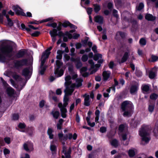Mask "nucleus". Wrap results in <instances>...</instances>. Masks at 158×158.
<instances>
[{
  "label": "nucleus",
  "mask_w": 158,
  "mask_h": 158,
  "mask_svg": "<svg viewBox=\"0 0 158 158\" xmlns=\"http://www.w3.org/2000/svg\"><path fill=\"white\" fill-rule=\"evenodd\" d=\"M103 6L105 7L107 6V8L109 10H112V9L113 7V3L111 2H108L107 4L106 3H105L103 4ZM113 10H115L114 9H113Z\"/></svg>",
  "instance_id": "nucleus-26"
},
{
  "label": "nucleus",
  "mask_w": 158,
  "mask_h": 158,
  "mask_svg": "<svg viewBox=\"0 0 158 158\" xmlns=\"http://www.w3.org/2000/svg\"><path fill=\"white\" fill-rule=\"evenodd\" d=\"M0 62H4L11 59L14 52L12 46L9 43L4 42L0 47Z\"/></svg>",
  "instance_id": "nucleus-2"
},
{
  "label": "nucleus",
  "mask_w": 158,
  "mask_h": 158,
  "mask_svg": "<svg viewBox=\"0 0 158 158\" xmlns=\"http://www.w3.org/2000/svg\"><path fill=\"white\" fill-rule=\"evenodd\" d=\"M139 43L141 45L144 46L146 44V41L145 39L143 38H141L139 40Z\"/></svg>",
  "instance_id": "nucleus-38"
},
{
  "label": "nucleus",
  "mask_w": 158,
  "mask_h": 158,
  "mask_svg": "<svg viewBox=\"0 0 158 158\" xmlns=\"http://www.w3.org/2000/svg\"><path fill=\"white\" fill-rule=\"evenodd\" d=\"M154 109V106L153 105H150L149 106L148 110L149 111L152 112L153 111Z\"/></svg>",
  "instance_id": "nucleus-52"
},
{
  "label": "nucleus",
  "mask_w": 158,
  "mask_h": 158,
  "mask_svg": "<svg viewBox=\"0 0 158 158\" xmlns=\"http://www.w3.org/2000/svg\"><path fill=\"white\" fill-rule=\"evenodd\" d=\"M5 142L9 144L10 143V138L9 137H5L4 139Z\"/></svg>",
  "instance_id": "nucleus-54"
},
{
  "label": "nucleus",
  "mask_w": 158,
  "mask_h": 158,
  "mask_svg": "<svg viewBox=\"0 0 158 158\" xmlns=\"http://www.w3.org/2000/svg\"><path fill=\"white\" fill-rule=\"evenodd\" d=\"M157 69L154 67L149 72V77L151 79H154L157 75Z\"/></svg>",
  "instance_id": "nucleus-13"
},
{
  "label": "nucleus",
  "mask_w": 158,
  "mask_h": 158,
  "mask_svg": "<svg viewBox=\"0 0 158 158\" xmlns=\"http://www.w3.org/2000/svg\"><path fill=\"white\" fill-rule=\"evenodd\" d=\"M12 9L13 10H23L18 5H13L12 6Z\"/></svg>",
  "instance_id": "nucleus-43"
},
{
  "label": "nucleus",
  "mask_w": 158,
  "mask_h": 158,
  "mask_svg": "<svg viewBox=\"0 0 158 158\" xmlns=\"http://www.w3.org/2000/svg\"><path fill=\"white\" fill-rule=\"evenodd\" d=\"M56 64L57 68L54 72V73L57 75V77H60L62 76L64 73V71L63 69H60L59 70V69L62 65L63 63L60 60H57L56 61Z\"/></svg>",
  "instance_id": "nucleus-7"
},
{
  "label": "nucleus",
  "mask_w": 158,
  "mask_h": 158,
  "mask_svg": "<svg viewBox=\"0 0 158 158\" xmlns=\"http://www.w3.org/2000/svg\"><path fill=\"white\" fill-rule=\"evenodd\" d=\"M58 136L59 139L61 141L62 140L66 141L68 139L70 140L72 138L74 140H76L77 138V135L76 133H75L73 134V135L71 133L65 134L64 135L63 133L61 132L58 134Z\"/></svg>",
  "instance_id": "nucleus-6"
},
{
  "label": "nucleus",
  "mask_w": 158,
  "mask_h": 158,
  "mask_svg": "<svg viewBox=\"0 0 158 158\" xmlns=\"http://www.w3.org/2000/svg\"><path fill=\"white\" fill-rule=\"evenodd\" d=\"M80 35L78 34L74 33L73 35V38L74 39H77L80 36Z\"/></svg>",
  "instance_id": "nucleus-59"
},
{
  "label": "nucleus",
  "mask_w": 158,
  "mask_h": 158,
  "mask_svg": "<svg viewBox=\"0 0 158 158\" xmlns=\"http://www.w3.org/2000/svg\"><path fill=\"white\" fill-rule=\"evenodd\" d=\"M145 19L148 21H154L155 19L156 18L155 17L150 14H147L145 16Z\"/></svg>",
  "instance_id": "nucleus-30"
},
{
  "label": "nucleus",
  "mask_w": 158,
  "mask_h": 158,
  "mask_svg": "<svg viewBox=\"0 0 158 158\" xmlns=\"http://www.w3.org/2000/svg\"><path fill=\"white\" fill-rule=\"evenodd\" d=\"M50 149L52 151L53 155L56 154L57 151V148L56 146L55 145H50Z\"/></svg>",
  "instance_id": "nucleus-32"
},
{
  "label": "nucleus",
  "mask_w": 158,
  "mask_h": 158,
  "mask_svg": "<svg viewBox=\"0 0 158 158\" xmlns=\"http://www.w3.org/2000/svg\"><path fill=\"white\" fill-rule=\"evenodd\" d=\"M49 33L51 36H56L58 35H59V36H61L63 35V33L61 31L59 32L58 34L57 30L55 29H53L52 31H50Z\"/></svg>",
  "instance_id": "nucleus-21"
},
{
  "label": "nucleus",
  "mask_w": 158,
  "mask_h": 158,
  "mask_svg": "<svg viewBox=\"0 0 158 158\" xmlns=\"http://www.w3.org/2000/svg\"><path fill=\"white\" fill-rule=\"evenodd\" d=\"M34 131V128L33 127H28L26 131H27L28 134L30 135H31L33 133V131Z\"/></svg>",
  "instance_id": "nucleus-35"
},
{
  "label": "nucleus",
  "mask_w": 158,
  "mask_h": 158,
  "mask_svg": "<svg viewBox=\"0 0 158 158\" xmlns=\"http://www.w3.org/2000/svg\"><path fill=\"white\" fill-rule=\"evenodd\" d=\"M71 79V77L70 75L66 76L65 78V82L64 85L66 88L64 91L65 95L64 97V103L63 104V105L64 106H66L68 104V102L69 101V98L68 96L71 95L74 91V89H73V88H70L69 87V85H70L72 83Z\"/></svg>",
  "instance_id": "nucleus-3"
},
{
  "label": "nucleus",
  "mask_w": 158,
  "mask_h": 158,
  "mask_svg": "<svg viewBox=\"0 0 158 158\" xmlns=\"http://www.w3.org/2000/svg\"><path fill=\"white\" fill-rule=\"evenodd\" d=\"M27 60L26 59L16 61L15 63V67L17 69H19L23 66L26 65L27 64Z\"/></svg>",
  "instance_id": "nucleus-9"
},
{
  "label": "nucleus",
  "mask_w": 158,
  "mask_h": 158,
  "mask_svg": "<svg viewBox=\"0 0 158 158\" xmlns=\"http://www.w3.org/2000/svg\"><path fill=\"white\" fill-rule=\"evenodd\" d=\"M158 97V95L155 94H152L150 96V98L152 100H155L157 99Z\"/></svg>",
  "instance_id": "nucleus-42"
},
{
  "label": "nucleus",
  "mask_w": 158,
  "mask_h": 158,
  "mask_svg": "<svg viewBox=\"0 0 158 158\" xmlns=\"http://www.w3.org/2000/svg\"><path fill=\"white\" fill-rule=\"evenodd\" d=\"M58 106L60 108L61 116L63 118H65L66 117V113L67 112V110L66 108V106H64L63 105L62 103L61 102L58 103Z\"/></svg>",
  "instance_id": "nucleus-10"
},
{
  "label": "nucleus",
  "mask_w": 158,
  "mask_h": 158,
  "mask_svg": "<svg viewBox=\"0 0 158 158\" xmlns=\"http://www.w3.org/2000/svg\"><path fill=\"white\" fill-rule=\"evenodd\" d=\"M76 83H73L69 85V87L72 88L74 89V88L77 87L78 88L82 85V82L83 81L82 79L81 78H77L76 79Z\"/></svg>",
  "instance_id": "nucleus-11"
},
{
  "label": "nucleus",
  "mask_w": 158,
  "mask_h": 158,
  "mask_svg": "<svg viewBox=\"0 0 158 158\" xmlns=\"http://www.w3.org/2000/svg\"><path fill=\"white\" fill-rule=\"evenodd\" d=\"M6 91L7 94L9 96H11L14 94V89L10 87H7Z\"/></svg>",
  "instance_id": "nucleus-23"
},
{
  "label": "nucleus",
  "mask_w": 158,
  "mask_h": 158,
  "mask_svg": "<svg viewBox=\"0 0 158 158\" xmlns=\"http://www.w3.org/2000/svg\"><path fill=\"white\" fill-rule=\"evenodd\" d=\"M122 111L124 112L123 115L124 117H130L133 113L134 106L132 103L129 101H125L121 105Z\"/></svg>",
  "instance_id": "nucleus-4"
},
{
  "label": "nucleus",
  "mask_w": 158,
  "mask_h": 158,
  "mask_svg": "<svg viewBox=\"0 0 158 158\" xmlns=\"http://www.w3.org/2000/svg\"><path fill=\"white\" fill-rule=\"evenodd\" d=\"M129 54L128 52H125L120 63H123L126 62L129 57Z\"/></svg>",
  "instance_id": "nucleus-24"
},
{
  "label": "nucleus",
  "mask_w": 158,
  "mask_h": 158,
  "mask_svg": "<svg viewBox=\"0 0 158 158\" xmlns=\"http://www.w3.org/2000/svg\"><path fill=\"white\" fill-rule=\"evenodd\" d=\"M82 47V44L81 43H78L76 44V48L77 49H79Z\"/></svg>",
  "instance_id": "nucleus-61"
},
{
  "label": "nucleus",
  "mask_w": 158,
  "mask_h": 158,
  "mask_svg": "<svg viewBox=\"0 0 158 158\" xmlns=\"http://www.w3.org/2000/svg\"><path fill=\"white\" fill-rule=\"evenodd\" d=\"M142 90L145 92H147L149 90V87L148 85H146L142 87Z\"/></svg>",
  "instance_id": "nucleus-46"
},
{
  "label": "nucleus",
  "mask_w": 158,
  "mask_h": 158,
  "mask_svg": "<svg viewBox=\"0 0 158 158\" xmlns=\"http://www.w3.org/2000/svg\"><path fill=\"white\" fill-rule=\"evenodd\" d=\"M4 154V155L9 154L10 153V151L7 148H5L3 150Z\"/></svg>",
  "instance_id": "nucleus-58"
},
{
  "label": "nucleus",
  "mask_w": 158,
  "mask_h": 158,
  "mask_svg": "<svg viewBox=\"0 0 158 158\" xmlns=\"http://www.w3.org/2000/svg\"><path fill=\"white\" fill-rule=\"evenodd\" d=\"M128 154L130 157H133L135 155L134 151L132 150H129L128 151Z\"/></svg>",
  "instance_id": "nucleus-44"
},
{
  "label": "nucleus",
  "mask_w": 158,
  "mask_h": 158,
  "mask_svg": "<svg viewBox=\"0 0 158 158\" xmlns=\"http://www.w3.org/2000/svg\"><path fill=\"white\" fill-rule=\"evenodd\" d=\"M74 62L75 64L77 69H80L82 66V64L79 59H73L72 60Z\"/></svg>",
  "instance_id": "nucleus-19"
},
{
  "label": "nucleus",
  "mask_w": 158,
  "mask_h": 158,
  "mask_svg": "<svg viewBox=\"0 0 158 158\" xmlns=\"http://www.w3.org/2000/svg\"><path fill=\"white\" fill-rule=\"evenodd\" d=\"M94 10H100L101 7L98 4H94Z\"/></svg>",
  "instance_id": "nucleus-51"
},
{
  "label": "nucleus",
  "mask_w": 158,
  "mask_h": 158,
  "mask_svg": "<svg viewBox=\"0 0 158 158\" xmlns=\"http://www.w3.org/2000/svg\"><path fill=\"white\" fill-rule=\"evenodd\" d=\"M139 88V85L136 84L132 85L130 89V92L131 94H135L138 90Z\"/></svg>",
  "instance_id": "nucleus-18"
},
{
  "label": "nucleus",
  "mask_w": 158,
  "mask_h": 158,
  "mask_svg": "<svg viewBox=\"0 0 158 158\" xmlns=\"http://www.w3.org/2000/svg\"><path fill=\"white\" fill-rule=\"evenodd\" d=\"M115 3L117 6H122V3L121 0H117Z\"/></svg>",
  "instance_id": "nucleus-39"
},
{
  "label": "nucleus",
  "mask_w": 158,
  "mask_h": 158,
  "mask_svg": "<svg viewBox=\"0 0 158 158\" xmlns=\"http://www.w3.org/2000/svg\"><path fill=\"white\" fill-rule=\"evenodd\" d=\"M117 35H120L121 37L122 38H125L126 34V33L121 31H118L117 32Z\"/></svg>",
  "instance_id": "nucleus-41"
},
{
  "label": "nucleus",
  "mask_w": 158,
  "mask_h": 158,
  "mask_svg": "<svg viewBox=\"0 0 158 158\" xmlns=\"http://www.w3.org/2000/svg\"><path fill=\"white\" fill-rule=\"evenodd\" d=\"M62 25L64 27H66L68 26H69L71 28L77 29V27L75 25L71 24L68 21H65L62 24Z\"/></svg>",
  "instance_id": "nucleus-20"
},
{
  "label": "nucleus",
  "mask_w": 158,
  "mask_h": 158,
  "mask_svg": "<svg viewBox=\"0 0 158 158\" xmlns=\"http://www.w3.org/2000/svg\"><path fill=\"white\" fill-rule=\"evenodd\" d=\"M46 68V66H40V70H39V73L42 75L44 74V72L45 71Z\"/></svg>",
  "instance_id": "nucleus-33"
},
{
  "label": "nucleus",
  "mask_w": 158,
  "mask_h": 158,
  "mask_svg": "<svg viewBox=\"0 0 158 158\" xmlns=\"http://www.w3.org/2000/svg\"><path fill=\"white\" fill-rule=\"evenodd\" d=\"M7 10H3L2 13H0V23H3V16L6 17V15H8L6 14V11Z\"/></svg>",
  "instance_id": "nucleus-28"
},
{
  "label": "nucleus",
  "mask_w": 158,
  "mask_h": 158,
  "mask_svg": "<svg viewBox=\"0 0 158 158\" xmlns=\"http://www.w3.org/2000/svg\"><path fill=\"white\" fill-rule=\"evenodd\" d=\"M111 144L112 146L116 147L118 145V142L117 139H114L112 141Z\"/></svg>",
  "instance_id": "nucleus-36"
},
{
  "label": "nucleus",
  "mask_w": 158,
  "mask_h": 158,
  "mask_svg": "<svg viewBox=\"0 0 158 158\" xmlns=\"http://www.w3.org/2000/svg\"><path fill=\"white\" fill-rule=\"evenodd\" d=\"M87 69V68L86 67H83L80 69V72L81 73H82L86 71Z\"/></svg>",
  "instance_id": "nucleus-60"
},
{
  "label": "nucleus",
  "mask_w": 158,
  "mask_h": 158,
  "mask_svg": "<svg viewBox=\"0 0 158 158\" xmlns=\"http://www.w3.org/2000/svg\"><path fill=\"white\" fill-rule=\"evenodd\" d=\"M16 14L19 15L24 16H28L31 17L32 16L30 12H27L26 14L23 11V10H15Z\"/></svg>",
  "instance_id": "nucleus-15"
},
{
  "label": "nucleus",
  "mask_w": 158,
  "mask_h": 158,
  "mask_svg": "<svg viewBox=\"0 0 158 158\" xmlns=\"http://www.w3.org/2000/svg\"><path fill=\"white\" fill-rule=\"evenodd\" d=\"M95 20L96 22L99 24H102L103 21V18L101 16L98 15L95 17Z\"/></svg>",
  "instance_id": "nucleus-27"
},
{
  "label": "nucleus",
  "mask_w": 158,
  "mask_h": 158,
  "mask_svg": "<svg viewBox=\"0 0 158 158\" xmlns=\"http://www.w3.org/2000/svg\"><path fill=\"white\" fill-rule=\"evenodd\" d=\"M83 97L84 98V105L85 106H89L90 105L89 95L85 94L83 96Z\"/></svg>",
  "instance_id": "nucleus-17"
},
{
  "label": "nucleus",
  "mask_w": 158,
  "mask_h": 158,
  "mask_svg": "<svg viewBox=\"0 0 158 158\" xmlns=\"http://www.w3.org/2000/svg\"><path fill=\"white\" fill-rule=\"evenodd\" d=\"M102 57V55L101 54H97L95 55L94 57V59L95 61H97L99 60L100 58H101Z\"/></svg>",
  "instance_id": "nucleus-37"
},
{
  "label": "nucleus",
  "mask_w": 158,
  "mask_h": 158,
  "mask_svg": "<svg viewBox=\"0 0 158 158\" xmlns=\"http://www.w3.org/2000/svg\"><path fill=\"white\" fill-rule=\"evenodd\" d=\"M100 131L102 133H104L106 131V128L104 127H101L100 129Z\"/></svg>",
  "instance_id": "nucleus-53"
},
{
  "label": "nucleus",
  "mask_w": 158,
  "mask_h": 158,
  "mask_svg": "<svg viewBox=\"0 0 158 158\" xmlns=\"http://www.w3.org/2000/svg\"><path fill=\"white\" fill-rule=\"evenodd\" d=\"M24 149L27 151H32L33 150V144L32 143L27 142L24 143Z\"/></svg>",
  "instance_id": "nucleus-12"
},
{
  "label": "nucleus",
  "mask_w": 158,
  "mask_h": 158,
  "mask_svg": "<svg viewBox=\"0 0 158 158\" xmlns=\"http://www.w3.org/2000/svg\"><path fill=\"white\" fill-rule=\"evenodd\" d=\"M144 5L143 3L141 2L139 3L137 8L136 10H142L144 7Z\"/></svg>",
  "instance_id": "nucleus-45"
},
{
  "label": "nucleus",
  "mask_w": 158,
  "mask_h": 158,
  "mask_svg": "<svg viewBox=\"0 0 158 158\" xmlns=\"http://www.w3.org/2000/svg\"><path fill=\"white\" fill-rule=\"evenodd\" d=\"M132 24V27H133L136 29L138 26L137 22L136 21L133 20L131 22Z\"/></svg>",
  "instance_id": "nucleus-40"
},
{
  "label": "nucleus",
  "mask_w": 158,
  "mask_h": 158,
  "mask_svg": "<svg viewBox=\"0 0 158 158\" xmlns=\"http://www.w3.org/2000/svg\"><path fill=\"white\" fill-rule=\"evenodd\" d=\"M62 51L60 50H58L57 52V55L56 56V58L57 59L60 60L62 58Z\"/></svg>",
  "instance_id": "nucleus-34"
},
{
  "label": "nucleus",
  "mask_w": 158,
  "mask_h": 158,
  "mask_svg": "<svg viewBox=\"0 0 158 158\" xmlns=\"http://www.w3.org/2000/svg\"><path fill=\"white\" fill-rule=\"evenodd\" d=\"M40 32L38 31H36L31 34V35L33 36H37L39 35Z\"/></svg>",
  "instance_id": "nucleus-57"
},
{
  "label": "nucleus",
  "mask_w": 158,
  "mask_h": 158,
  "mask_svg": "<svg viewBox=\"0 0 158 158\" xmlns=\"http://www.w3.org/2000/svg\"><path fill=\"white\" fill-rule=\"evenodd\" d=\"M26 51L24 49L19 50L16 55L17 58H20L23 57L26 53Z\"/></svg>",
  "instance_id": "nucleus-22"
},
{
  "label": "nucleus",
  "mask_w": 158,
  "mask_h": 158,
  "mask_svg": "<svg viewBox=\"0 0 158 158\" xmlns=\"http://www.w3.org/2000/svg\"><path fill=\"white\" fill-rule=\"evenodd\" d=\"M97 47L96 45H94L92 48V51L94 52V53H96L97 52Z\"/></svg>",
  "instance_id": "nucleus-62"
},
{
  "label": "nucleus",
  "mask_w": 158,
  "mask_h": 158,
  "mask_svg": "<svg viewBox=\"0 0 158 158\" xmlns=\"http://www.w3.org/2000/svg\"><path fill=\"white\" fill-rule=\"evenodd\" d=\"M51 114L52 115L54 118L57 119L58 118L60 113L59 111L52 110V111Z\"/></svg>",
  "instance_id": "nucleus-25"
},
{
  "label": "nucleus",
  "mask_w": 158,
  "mask_h": 158,
  "mask_svg": "<svg viewBox=\"0 0 158 158\" xmlns=\"http://www.w3.org/2000/svg\"><path fill=\"white\" fill-rule=\"evenodd\" d=\"M6 18L7 19V23L6 25L10 27L12 26L13 25V24L14 23V20L12 21L11 19L9 18L8 15H6Z\"/></svg>",
  "instance_id": "nucleus-29"
},
{
  "label": "nucleus",
  "mask_w": 158,
  "mask_h": 158,
  "mask_svg": "<svg viewBox=\"0 0 158 158\" xmlns=\"http://www.w3.org/2000/svg\"><path fill=\"white\" fill-rule=\"evenodd\" d=\"M29 68H26L24 69L22 71V75L24 76L27 81L24 82V80L21 77L16 73L13 74V78L17 81L18 82V84L16 85L15 84L14 81L12 79L10 80V82L12 85L16 88L17 90L20 91L25 86L27 80L31 77V73L30 71Z\"/></svg>",
  "instance_id": "nucleus-1"
},
{
  "label": "nucleus",
  "mask_w": 158,
  "mask_h": 158,
  "mask_svg": "<svg viewBox=\"0 0 158 158\" xmlns=\"http://www.w3.org/2000/svg\"><path fill=\"white\" fill-rule=\"evenodd\" d=\"M44 105V100H42L39 103V106L40 108L43 107Z\"/></svg>",
  "instance_id": "nucleus-63"
},
{
  "label": "nucleus",
  "mask_w": 158,
  "mask_h": 158,
  "mask_svg": "<svg viewBox=\"0 0 158 158\" xmlns=\"http://www.w3.org/2000/svg\"><path fill=\"white\" fill-rule=\"evenodd\" d=\"M61 152L64 154L65 156V158H71L70 154L71 152V149L70 147L67 149L66 146L62 147ZM61 158H65L64 156L62 155Z\"/></svg>",
  "instance_id": "nucleus-8"
},
{
  "label": "nucleus",
  "mask_w": 158,
  "mask_h": 158,
  "mask_svg": "<svg viewBox=\"0 0 158 158\" xmlns=\"http://www.w3.org/2000/svg\"><path fill=\"white\" fill-rule=\"evenodd\" d=\"M149 126L145 125H143L139 131V134L142 137V140L146 143H148L150 139L149 136Z\"/></svg>",
  "instance_id": "nucleus-5"
},
{
  "label": "nucleus",
  "mask_w": 158,
  "mask_h": 158,
  "mask_svg": "<svg viewBox=\"0 0 158 158\" xmlns=\"http://www.w3.org/2000/svg\"><path fill=\"white\" fill-rule=\"evenodd\" d=\"M18 127L20 128L23 129L25 128L26 127V125L24 123H21L19 124Z\"/></svg>",
  "instance_id": "nucleus-55"
},
{
  "label": "nucleus",
  "mask_w": 158,
  "mask_h": 158,
  "mask_svg": "<svg viewBox=\"0 0 158 158\" xmlns=\"http://www.w3.org/2000/svg\"><path fill=\"white\" fill-rule=\"evenodd\" d=\"M53 131L51 128H48L47 131V134L49 135V138L51 139H52L53 138L54 135L52 134Z\"/></svg>",
  "instance_id": "nucleus-31"
},
{
  "label": "nucleus",
  "mask_w": 158,
  "mask_h": 158,
  "mask_svg": "<svg viewBox=\"0 0 158 158\" xmlns=\"http://www.w3.org/2000/svg\"><path fill=\"white\" fill-rule=\"evenodd\" d=\"M88 59V56L86 55H84L81 57L82 60L84 62L86 61Z\"/></svg>",
  "instance_id": "nucleus-47"
},
{
  "label": "nucleus",
  "mask_w": 158,
  "mask_h": 158,
  "mask_svg": "<svg viewBox=\"0 0 158 158\" xmlns=\"http://www.w3.org/2000/svg\"><path fill=\"white\" fill-rule=\"evenodd\" d=\"M110 74L111 73L109 71H103L102 74L103 80L104 81H107L110 77Z\"/></svg>",
  "instance_id": "nucleus-16"
},
{
  "label": "nucleus",
  "mask_w": 158,
  "mask_h": 158,
  "mask_svg": "<svg viewBox=\"0 0 158 158\" xmlns=\"http://www.w3.org/2000/svg\"><path fill=\"white\" fill-rule=\"evenodd\" d=\"M89 63L91 65V69H93L94 67V64L92 60H89L88 61Z\"/></svg>",
  "instance_id": "nucleus-50"
},
{
  "label": "nucleus",
  "mask_w": 158,
  "mask_h": 158,
  "mask_svg": "<svg viewBox=\"0 0 158 158\" xmlns=\"http://www.w3.org/2000/svg\"><path fill=\"white\" fill-rule=\"evenodd\" d=\"M113 16L115 17L116 18L118 17V15L117 14V10H113Z\"/></svg>",
  "instance_id": "nucleus-64"
},
{
  "label": "nucleus",
  "mask_w": 158,
  "mask_h": 158,
  "mask_svg": "<svg viewBox=\"0 0 158 158\" xmlns=\"http://www.w3.org/2000/svg\"><path fill=\"white\" fill-rule=\"evenodd\" d=\"M19 115L18 114H14L12 116V119L14 120H17L19 118Z\"/></svg>",
  "instance_id": "nucleus-49"
},
{
  "label": "nucleus",
  "mask_w": 158,
  "mask_h": 158,
  "mask_svg": "<svg viewBox=\"0 0 158 158\" xmlns=\"http://www.w3.org/2000/svg\"><path fill=\"white\" fill-rule=\"evenodd\" d=\"M50 53L49 52H48V53L46 52L45 53H43L41 57L40 66H44V64L46 60L48 57Z\"/></svg>",
  "instance_id": "nucleus-14"
},
{
  "label": "nucleus",
  "mask_w": 158,
  "mask_h": 158,
  "mask_svg": "<svg viewBox=\"0 0 158 158\" xmlns=\"http://www.w3.org/2000/svg\"><path fill=\"white\" fill-rule=\"evenodd\" d=\"M152 60L151 62H154L156 61L158 59V57L156 56L152 55L151 56Z\"/></svg>",
  "instance_id": "nucleus-48"
},
{
  "label": "nucleus",
  "mask_w": 158,
  "mask_h": 158,
  "mask_svg": "<svg viewBox=\"0 0 158 158\" xmlns=\"http://www.w3.org/2000/svg\"><path fill=\"white\" fill-rule=\"evenodd\" d=\"M124 125L123 124H121L119 126V130L121 132H122L124 130Z\"/></svg>",
  "instance_id": "nucleus-56"
}]
</instances>
